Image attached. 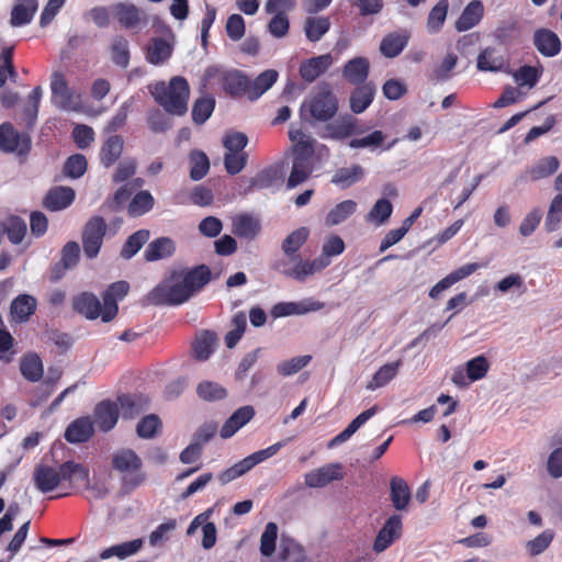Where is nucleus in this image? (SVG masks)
<instances>
[{
  "instance_id": "1",
  "label": "nucleus",
  "mask_w": 562,
  "mask_h": 562,
  "mask_svg": "<svg viewBox=\"0 0 562 562\" xmlns=\"http://www.w3.org/2000/svg\"><path fill=\"white\" fill-rule=\"evenodd\" d=\"M111 468L120 474V492L128 495L142 486L147 475L142 458L130 448H122L112 454Z\"/></svg>"
},
{
  "instance_id": "2",
  "label": "nucleus",
  "mask_w": 562,
  "mask_h": 562,
  "mask_svg": "<svg viewBox=\"0 0 562 562\" xmlns=\"http://www.w3.org/2000/svg\"><path fill=\"white\" fill-rule=\"evenodd\" d=\"M151 95L169 115L183 116L188 112L190 86L184 77H172L168 83L157 82Z\"/></svg>"
},
{
  "instance_id": "3",
  "label": "nucleus",
  "mask_w": 562,
  "mask_h": 562,
  "mask_svg": "<svg viewBox=\"0 0 562 562\" xmlns=\"http://www.w3.org/2000/svg\"><path fill=\"white\" fill-rule=\"evenodd\" d=\"M72 480L88 482L89 470L80 463L66 461L58 470L50 465L38 464L33 472L34 484L42 493L54 491L61 481L71 482Z\"/></svg>"
},
{
  "instance_id": "4",
  "label": "nucleus",
  "mask_w": 562,
  "mask_h": 562,
  "mask_svg": "<svg viewBox=\"0 0 562 562\" xmlns=\"http://www.w3.org/2000/svg\"><path fill=\"white\" fill-rule=\"evenodd\" d=\"M338 109L337 95L328 85H324L302 103L300 116L310 123L328 122L337 114Z\"/></svg>"
},
{
  "instance_id": "5",
  "label": "nucleus",
  "mask_w": 562,
  "mask_h": 562,
  "mask_svg": "<svg viewBox=\"0 0 562 562\" xmlns=\"http://www.w3.org/2000/svg\"><path fill=\"white\" fill-rule=\"evenodd\" d=\"M191 297L178 271H172L167 280L156 285L147 295L150 304L169 306L183 304Z\"/></svg>"
},
{
  "instance_id": "6",
  "label": "nucleus",
  "mask_w": 562,
  "mask_h": 562,
  "mask_svg": "<svg viewBox=\"0 0 562 562\" xmlns=\"http://www.w3.org/2000/svg\"><path fill=\"white\" fill-rule=\"evenodd\" d=\"M108 232V224L102 216L95 215L88 220L81 233L83 254L88 259L98 257L104 237Z\"/></svg>"
},
{
  "instance_id": "7",
  "label": "nucleus",
  "mask_w": 562,
  "mask_h": 562,
  "mask_svg": "<svg viewBox=\"0 0 562 562\" xmlns=\"http://www.w3.org/2000/svg\"><path fill=\"white\" fill-rule=\"evenodd\" d=\"M52 103L64 111H79L81 109V98L69 88L65 76L55 71L50 78Z\"/></svg>"
},
{
  "instance_id": "8",
  "label": "nucleus",
  "mask_w": 562,
  "mask_h": 562,
  "mask_svg": "<svg viewBox=\"0 0 562 562\" xmlns=\"http://www.w3.org/2000/svg\"><path fill=\"white\" fill-rule=\"evenodd\" d=\"M368 131L364 124H361L357 117L351 114H345L325 126L323 138L334 140H345L351 136H360Z\"/></svg>"
},
{
  "instance_id": "9",
  "label": "nucleus",
  "mask_w": 562,
  "mask_h": 562,
  "mask_svg": "<svg viewBox=\"0 0 562 562\" xmlns=\"http://www.w3.org/2000/svg\"><path fill=\"white\" fill-rule=\"evenodd\" d=\"M32 142L27 133H19L12 123L0 124V150L26 156L31 151Z\"/></svg>"
},
{
  "instance_id": "10",
  "label": "nucleus",
  "mask_w": 562,
  "mask_h": 562,
  "mask_svg": "<svg viewBox=\"0 0 562 562\" xmlns=\"http://www.w3.org/2000/svg\"><path fill=\"white\" fill-rule=\"evenodd\" d=\"M112 15L126 30L142 29L148 23V16L145 11L128 2L113 4Z\"/></svg>"
},
{
  "instance_id": "11",
  "label": "nucleus",
  "mask_w": 562,
  "mask_h": 562,
  "mask_svg": "<svg viewBox=\"0 0 562 562\" xmlns=\"http://www.w3.org/2000/svg\"><path fill=\"white\" fill-rule=\"evenodd\" d=\"M80 259V246L77 241H67L60 250V259L50 269V280H60L68 270L74 269Z\"/></svg>"
},
{
  "instance_id": "12",
  "label": "nucleus",
  "mask_w": 562,
  "mask_h": 562,
  "mask_svg": "<svg viewBox=\"0 0 562 562\" xmlns=\"http://www.w3.org/2000/svg\"><path fill=\"white\" fill-rule=\"evenodd\" d=\"M130 290L126 281H116L112 283L103 294V313L102 321L111 322L119 312L117 301L122 300Z\"/></svg>"
},
{
  "instance_id": "13",
  "label": "nucleus",
  "mask_w": 562,
  "mask_h": 562,
  "mask_svg": "<svg viewBox=\"0 0 562 562\" xmlns=\"http://www.w3.org/2000/svg\"><path fill=\"white\" fill-rule=\"evenodd\" d=\"M402 517L396 514L390 516L375 537L373 542L374 551L379 553L387 549L402 536Z\"/></svg>"
},
{
  "instance_id": "14",
  "label": "nucleus",
  "mask_w": 562,
  "mask_h": 562,
  "mask_svg": "<svg viewBox=\"0 0 562 562\" xmlns=\"http://www.w3.org/2000/svg\"><path fill=\"white\" fill-rule=\"evenodd\" d=\"M340 463H329L305 474V484L308 487H324L333 481L344 477Z\"/></svg>"
},
{
  "instance_id": "15",
  "label": "nucleus",
  "mask_w": 562,
  "mask_h": 562,
  "mask_svg": "<svg viewBox=\"0 0 562 562\" xmlns=\"http://www.w3.org/2000/svg\"><path fill=\"white\" fill-rule=\"evenodd\" d=\"M178 272L191 296L200 292L212 279V271L210 267L204 263Z\"/></svg>"
},
{
  "instance_id": "16",
  "label": "nucleus",
  "mask_w": 562,
  "mask_h": 562,
  "mask_svg": "<svg viewBox=\"0 0 562 562\" xmlns=\"http://www.w3.org/2000/svg\"><path fill=\"white\" fill-rule=\"evenodd\" d=\"M93 417L98 428L103 432H108L115 427L119 420V406L111 400L101 401L94 407Z\"/></svg>"
},
{
  "instance_id": "17",
  "label": "nucleus",
  "mask_w": 562,
  "mask_h": 562,
  "mask_svg": "<svg viewBox=\"0 0 562 562\" xmlns=\"http://www.w3.org/2000/svg\"><path fill=\"white\" fill-rule=\"evenodd\" d=\"M370 74V61L367 57H353L341 69L342 78L352 86L367 83Z\"/></svg>"
},
{
  "instance_id": "18",
  "label": "nucleus",
  "mask_w": 562,
  "mask_h": 562,
  "mask_svg": "<svg viewBox=\"0 0 562 562\" xmlns=\"http://www.w3.org/2000/svg\"><path fill=\"white\" fill-rule=\"evenodd\" d=\"M224 91L232 97L247 95L249 99L250 79L240 70L225 71L221 76Z\"/></svg>"
},
{
  "instance_id": "19",
  "label": "nucleus",
  "mask_w": 562,
  "mask_h": 562,
  "mask_svg": "<svg viewBox=\"0 0 562 562\" xmlns=\"http://www.w3.org/2000/svg\"><path fill=\"white\" fill-rule=\"evenodd\" d=\"M333 63L334 60L329 53L311 57L301 64L299 69L300 76L304 81L313 82L325 74Z\"/></svg>"
},
{
  "instance_id": "20",
  "label": "nucleus",
  "mask_w": 562,
  "mask_h": 562,
  "mask_svg": "<svg viewBox=\"0 0 562 562\" xmlns=\"http://www.w3.org/2000/svg\"><path fill=\"white\" fill-rule=\"evenodd\" d=\"M376 87L372 81L358 85L349 97V106L353 114L363 113L373 102Z\"/></svg>"
},
{
  "instance_id": "21",
  "label": "nucleus",
  "mask_w": 562,
  "mask_h": 562,
  "mask_svg": "<svg viewBox=\"0 0 562 562\" xmlns=\"http://www.w3.org/2000/svg\"><path fill=\"white\" fill-rule=\"evenodd\" d=\"M72 308L88 319L102 317L103 306L99 299L90 292H81L72 297Z\"/></svg>"
},
{
  "instance_id": "22",
  "label": "nucleus",
  "mask_w": 562,
  "mask_h": 562,
  "mask_svg": "<svg viewBox=\"0 0 562 562\" xmlns=\"http://www.w3.org/2000/svg\"><path fill=\"white\" fill-rule=\"evenodd\" d=\"M75 195L70 187H54L46 193L43 206L52 212L64 210L74 202Z\"/></svg>"
},
{
  "instance_id": "23",
  "label": "nucleus",
  "mask_w": 562,
  "mask_h": 562,
  "mask_svg": "<svg viewBox=\"0 0 562 562\" xmlns=\"http://www.w3.org/2000/svg\"><path fill=\"white\" fill-rule=\"evenodd\" d=\"M533 45L546 57L557 56L561 50L559 36L549 29H539L535 32Z\"/></svg>"
},
{
  "instance_id": "24",
  "label": "nucleus",
  "mask_w": 562,
  "mask_h": 562,
  "mask_svg": "<svg viewBox=\"0 0 562 562\" xmlns=\"http://www.w3.org/2000/svg\"><path fill=\"white\" fill-rule=\"evenodd\" d=\"M409 33L406 30L386 34L380 43V53L386 58L398 56L407 46Z\"/></svg>"
},
{
  "instance_id": "25",
  "label": "nucleus",
  "mask_w": 562,
  "mask_h": 562,
  "mask_svg": "<svg viewBox=\"0 0 562 562\" xmlns=\"http://www.w3.org/2000/svg\"><path fill=\"white\" fill-rule=\"evenodd\" d=\"M93 423L89 416L79 417L68 425L65 439L70 443L87 442L93 435Z\"/></svg>"
},
{
  "instance_id": "26",
  "label": "nucleus",
  "mask_w": 562,
  "mask_h": 562,
  "mask_svg": "<svg viewBox=\"0 0 562 562\" xmlns=\"http://www.w3.org/2000/svg\"><path fill=\"white\" fill-rule=\"evenodd\" d=\"M123 148L124 139L122 136L111 135L106 137L99 151L100 164L105 168H110L120 159Z\"/></svg>"
},
{
  "instance_id": "27",
  "label": "nucleus",
  "mask_w": 562,
  "mask_h": 562,
  "mask_svg": "<svg viewBox=\"0 0 562 562\" xmlns=\"http://www.w3.org/2000/svg\"><path fill=\"white\" fill-rule=\"evenodd\" d=\"M216 334L212 330H202L196 334L192 342V356L198 361L207 360L215 350Z\"/></svg>"
},
{
  "instance_id": "28",
  "label": "nucleus",
  "mask_w": 562,
  "mask_h": 562,
  "mask_svg": "<svg viewBox=\"0 0 562 562\" xmlns=\"http://www.w3.org/2000/svg\"><path fill=\"white\" fill-rule=\"evenodd\" d=\"M259 232L260 223L250 214H238L232 218V233L237 237L254 239Z\"/></svg>"
},
{
  "instance_id": "29",
  "label": "nucleus",
  "mask_w": 562,
  "mask_h": 562,
  "mask_svg": "<svg viewBox=\"0 0 562 562\" xmlns=\"http://www.w3.org/2000/svg\"><path fill=\"white\" fill-rule=\"evenodd\" d=\"M255 415L251 406H243L238 408L233 415L224 423L221 428L220 435L223 439L234 436L244 425H246Z\"/></svg>"
},
{
  "instance_id": "30",
  "label": "nucleus",
  "mask_w": 562,
  "mask_h": 562,
  "mask_svg": "<svg viewBox=\"0 0 562 562\" xmlns=\"http://www.w3.org/2000/svg\"><path fill=\"white\" fill-rule=\"evenodd\" d=\"M37 9V0H15L11 10V25L23 26L29 24L33 20Z\"/></svg>"
},
{
  "instance_id": "31",
  "label": "nucleus",
  "mask_w": 562,
  "mask_h": 562,
  "mask_svg": "<svg viewBox=\"0 0 562 562\" xmlns=\"http://www.w3.org/2000/svg\"><path fill=\"white\" fill-rule=\"evenodd\" d=\"M484 14V5L480 0L471 1L456 21L458 32L468 31L480 23Z\"/></svg>"
},
{
  "instance_id": "32",
  "label": "nucleus",
  "mask_w": 562,
  "mask_h": 562,
  "mask_svg": "<svg viewBox=\"0 0 562 562\" xmlns=\"http://www.w3.org/2000/svg\"><path fill=\"white\" fill-rule=\"evenodd\" d=\"M176 251V244L170 237H159L150 241L144 251V259L148 262L171 257Z\"/></svg>"
},
{
  "instance_id": "33",
  "label": "nucleus",
  "mask_w": 562,
  "mask_h": 562,
  "mask_svg": "<svg viewBox=\"0 0 562 562\" xmlns=\"http://www.w3.org/2000/svg\"><path fill=\"white\" fill-rule=\"evenodd\" d=\"M36 306L35 297L29 294H20L11 303V315L14 321L24 323L35 313Z\"/></svg>"
},
{
  "instance_id": "34",
  "label": "nucleus",
  "mask_w": 562,
  "mask_h": 562,
  "mask_svg": "<svg viewBox=\"0 0 562 562\" xmlns=\"http://www.w3.org/2000/svg\"><path fill=\"white\" fill-rule=\"evenodd\" d=\"M391 501L395 509L404 510L411 501V490L406 481L400 476H393L390 482Z\"/></svg>"
},
{
  "instance_id": "35",
  "label": "nucleus",
  "mask_w": 562,
  "mask_h": 562,
  "mask_svg": "<svg viewBox=\"0 0 562 562\" xmlns=\"http://www.w3.org/2000/svg\"><path fill=\"white\" fill-rule=\"evenodd\" d=\"M401 366L402 360L398 359L394 362L385 363L380 367L379 370L373 374L372 379L368 382L367 389L374 391L385 386L397 375Z\"/></svg>"
},
{
  "instance_id": "36",
  "label": "nucleus",
  "mask_w": 562,
  "mask_h": 562,
  "mask_svg": "<svg viewBox=\"0 0 562 562\" xmlns=\"http://www.w3.org/2000/svg\"><path fill=\"white\" fill-rule=\"evenodd\" d=\"M20 371L30 382H37L43 378L44 368L42 359L36 353H26L21 358Z\"/></svg>"
},
{
  "instance_id": "37",
  "label": "nucleus",
  "mask_w": 562,
  "mask_h": 562,
  "mask_svg": "<svg viewBox=\"0 0 562 562\" xmlns=\"http://www.w3.org/2000/svg\"><path fill=\"white\" fill-rule=\"evenodd\" d=\"M279 74L274 69H267L250 80L249 100L255 101L268 91L278 80Z\"/></svg>"
},
{
  "instance_id": "38",
  "label": "nucleus",
  "mask_w": 562,
  "mask_h": 562,
  "mask_svg": "<svg viewBox=\"0 0 562 562\" xmlns=\"http://www.w3.org/2000/svg\"><path fill=\"white\" fill-rule=\"evenodd\" d=\"M111 60L117 67L127 68L131 59L130 43L122 35H115L110 44Z\"/></svg>"
},
{
  "instance_id": "39",
  "label": "nucleus",
  "mask_w": 562,
  "mask_h": 562,
  "mask_svg": "<svg viewBox=\"0 0 562 562\" xmlns=\"http://www.w3.org/2000/svg\"><path fill=\"white\" fill-rule=\"evenodd\" d=\"M172 55V46L162 37H154L147 47L146 59L153 65H160Z\"/></svg>"
},
{
  "instance_id": "40",
  "label": "nucleus",
  "mask_w": 562,
  "mask_h": 562,
  "mask_svg": "<svg viewBox=\"0 0 562 562\" xmlns=\"http://www.w3.org/2000/svg\"><path fill=\"white\" fill-rule=\"evenodd\" d=\"M506 66V60L495 48L487 47L477 56V69L481 71H502Z\"/></svg>"
},
{
  "instance_id": "41",
  "label": "nucleus",
  "mask_w": 562,
  "mask_h": 562,
  "mask_svg": "<svg viewBox=\"0 0 562 562\" xmlns=\"http://www.w3.org/2000/svg\"><path fill=\"white\" fill-rule=\"evenodd\" d=\"M155 204L153 194L147 190H142L134 194L127 204V214L131 217H138L148 213Z\"/></svg>"
},
{
  "instance_id": "42",
  "label": "nucleus",
  "mask_w": 562,
  "mask_h": 562,
  "mask_svg": "<svg viewBox=\"0 0 562 562\" xmlns=\"http://www.w3.org/2000/svg\"><path fill=\"white\" fill-rule=\"evenodd\" d=\"M294 266H289L288 262H278L277 269L284 276L297 281H304L307 277L313 276V268L310 260H302L299 256L297 259L292 260Z\"/></svg>"
},
{
  "instance_id": "43",
  "label": "nucleus",
  "mask_w": 562,
  "mask_h": 562,
  "mask_svg": "<svg viewBox=\"0 0 562 562\" xmlns=\"http://www.w3.org/2000/svg\"><path fill=\"white\" fill-rule=\"evenodd\" d=\"M559 159L554 156H548L540 159L535 166L526 171V177L530 181H537L547 178L559 169Z\"/></svg>"
},
{
  "instance_id": "44",
  "label": "nucleus",
  "mask_w": 562,
  "mask_h": 562,
  "mask_svg": "<svg viewBox=\"0 0 562 562\" xmlns=\"http://www.w3.org/2000/svg\"><path fill=\"white\" fill-rule=\"evenodd\" d=\"M330 21L327 16H308L304 22V33L310 42H318L329 31Z\"/></svg>"
},
{
  "instance_id": "45",
  "label": "nucleus",
  "mask_w": 562,
  "mask_h": 562,
  "mask_svg": "<svg viewBox=\"0 0 562 562\" xmlns=\"http://www.w3.org/2000/svg\"><path fill=\"white\" fill-rule=\"evenodd\" d=\"M14 46H2L0 44V88H2L8 78L15 81L18 72L13 64Z\"/></svg>"
},
{
  "instance_id": "46",
  "label": "nucleus",
  "mask_w": 562,
  "mask_h": 562,
  "mask_svg": "<svg viewBox=\"0 0 562 562\" xmlns=\"http://www.w3.org/2000/svg\"><path fill=\"white\" fill-rule=\"evenodd\" d=\"M142 547H143V540L134 539L132 541L123 542V543L115 544V546L104 549L100 553V559L106 560L112 557H117L119 559L123 560V559H126L127 557H131V555L137 553Z\"/></svg>"
},
{
  "instance_id": "47",
  "label": "nucleus",
  "mask_w": 562,
  "mask_h": 562,
  "mask_svg": "<svg viewBox=\"0 0 562 562\" xmlns=\"http://www.w3.org/2000/svg\"><path fill=\"white\" fill-rule=\"evenodd\" d=\"M308 234L310 232L306 227H300L293 231L283 240L282 250L290 258V260H295L299 258V255H296V252L307 240Z\"/></svg>"
},
{
  "instance_id": "48",
  "label": "nucleus",
  "mask_w": 562,
  "mask_h": 562,
  "mask_svg": "<svg viewBox=\"0 0 562 562\" xmlns=\"http://www.w3.org/2000/svg\"><path fill=\"white\" fill-rule=\"evenodd\" d=\"M357 210V203L352 200H345L336 204L326 215L325 223L327 226H335L349 216H351Z\"/></svg>"
},
{
  "instance_id": "49",
  "label": "nucleus",
  "mask_w": 562,
  "mask_h": 562,
  "mask_svg": "<svg viewBox=\"0 0 562 562\" xmlns=\"http://www.w3.org/2000/svg\"><path fill=\"white\" fill-rule=\"evenodd\" d=\"M149 239V231L148 229H138L135 233H133L131 236L127 237L125 240L122 249H121V257L123 259H131L134 257L142 247L148 241Z\"/></svg>"
},
{
  "instance_id": "50",
  "label": "nucleus",
  "mask_w": 562,
  "mask_h": 562,
  "mask_svg": "<svg viewBox=\"0 0 562 562\" xmlns=\"http://www.w3.org/2000/svg\"><path fill=\"white\" fill-rule=\"evenodd\" d=\"M312 173L311 162L301 157L293 158V166L286 181V188L293 189L303 183Z\"/></svg>"
},
{
  "instance_id": "51",
  "label": "nucleus",
  "mask_w": 562,
  "mask_h": 562,
  "mask_svg": "<svg viewBox=\"0 0 562 562\" xmlns=\"http://www.w3.org/2000/svg\"><path fill=\"white\" fill-rule=\"evenodd\" d=\"M363 173V168L360 165H353L350 168H340L333 176L331 182L339 186L341 189H347L360 181Z\"/></svg>"
},
{
  "instance_id": "52",
  "label": "nucleus",
  "mask_w": 562,
  "mask_h": 562,
  "mask_svg": "<svg viewBox=\"0 0 562 562\" xmlns=\"http://www.w3.org/2000/svg\"><path fill=\"white\" fill-rule=\"evenodd\" d=\"M134 192V186L132 183L122 184L113 194L112 198H108L102 207L109 212H119L132 199Z\"/></svg>"
},
{
  "instance_id": "53",
  "label": "nucleus",
  "mask_w": 562,
  "mask_h": 562,
  "mask_svg": "<svg viewBox=\"0 0 562 562\" xmlns=\"http://www.w3.org/2000/svg\"><path fill=\"white\" fill-rule=\"evenodd\" d=\"M215 109V99L211 95L198 98L192 106V121L196 125L204 124Z\"/></svg>"
},
{
  "instance_id": "54",
  "label": "nucleus",
  "mask_w": 562,
  "mask_h": 562,
  "mask_svg": "<svg viewBox=\"0 0 562 562\" xmlns=\"http://www.w3.org/2000/svg\"><path fill=\"white\" fill-rule=\"evenodd\" d=\"M117 403L120 404L119 409L124 419H133L144 409L140 397L136 395L122 394L117 396Z\"/></svg>"
},
{
  "instance_id": "55",
  "label": "nucleus",
  "mask_w": 562,
  "mask_h": 562,
  "mask_svg": "<svg viewBox=\"0 0 562 562\" xmlns=\"http://www.w3.org/2000/svg\"><path fill=\"white\" fill-rule=\"evenodd\" d=\"M191 165L190 178L194 181L201 180L206 176L210 169V160L205 153L201 150H192L189 155Z\"/></svg>"
},
{
  "instance_id": "56",
  "label": "nucleus",
  "mask_w": 562,
  "mask_h": 562,
  "mask_svg": "<svg viewBox=\"0 0 562 562\" xmlns=\"http://www.w3.org/2000/svg\"><path fill=\"white\" fill-rule=\"evenodd\" d=\"M449 9L448 0H439L429 11L427 29L430 33H437L442 27Z\"/></svg>"
},
{
  "instance_id": "57",
  "label": "nucleus",
  "mask_w": 562,
  "mask_h": 562,
  "mask_svg": "<svg viewBox=\"0 0 562 562\" xmlns=\"http://www.w3.org/2000/svg\"><path fill=\"white\" fill-rule=\"evenodd\" d=\"M562 223V193L557 194L550 205L549 210L547 212L546 221H544V228L547 232L551 233L559 228L560 224Z\"/></svg>"
},
{
  "instance_id": "58",
  "label": "nucleus",
  "mask_w": 562,
  "mask_h": 562,
  "mask_svg": "<svg viewBox=\"0 0 562 562\" xmlns=\"http://www.w3.org/2000/svg\"><path fill=\"white\" fill-rule=\"evenodd\" d=\"M385 138L386 135L384 132L375 130L363 137H353L349 142V147L355 149L369 148L374 150L383 145Z\"/></svg>"
},
{
  "instance_id": "59",
  "label": "nucleus",
  "mask_w": 562,
  "mask_h": 562,
  "mask_svg": "<svg viewBox=\"0 0 562 562\" xmlns=\"http://www.w3.org/2000/svg\"><path fill=\"white\" fill-rule=\"evenodd\" d=\"M458 56L454 53L446 55L443 60L437 65L429 79L434 82H442L451 78V71L457 66Z\"/></svg>"
},
{
  "instance_id": "60",
  "label": "nucleus",
  "mask_w": 562,
  "mask_h": 562,
  "mask_svg": "<svg viewBox=\"0 0 562 562\" xmlns=\"http://www.w3.org/2000/svg\"><path fill=\"white\" fill-rule=\"evenodd\" d=\"M393 205L386 199H379L371 211L367 215V222L381 225L385 223L392 215Z\"/></svg>"
},
{
  "instance_id": "61",
  "label": "nucleus",
  "mask_w": 562,
  "mask_h": 562,
  "mask_svg": "<svg viewBox=\"0 0 562 562\" xmlns=\"http://www.w3.org/2000/svg\"><path fill=\"white\" fill-rule=\"evenodd\" d=\"M87 168V158L82 154H74L66 159L64 172L69 178L78 179L86 173Z\"/></svg>"
},
{
  "instance_id": "62",
  "label": "nucleus",
  "mask_w": 562,
  "mask_h": 562,
  "mask_svg": "<svg viewBox=\"0 0 562 562\" xmlns=\"http://www.w3.org/2000/svg\"><path fill=\"white\" fill-rule=\"evenodd\" d=\"M541 75V69L525 65L517 69L513 77L519 86H528L529 88H533L538 83Z\"/></svg>"
},
{
  "instance_id": "63",
  "label": "nucleus",
  "mask_w": 562,
  "mask_h": 562,
  "mask_svg": "<svg viewBox=\"0 0 562 562\" xmlns=\"http://www.w3.org/2000/svg\"><path fill=\"white\" fill-rule=\"evenodd\" d=\"M282 561L290 562H312L304 553L302 547L294 541H282L279 552Z\"/></svg>"
},
{
  "instance_id": "64",
  "label": "nucleus",
  "mask_w": 562,
  "mask_h": 562,
  "mask_svg": "<svg viewBox=\"0 0 562 562\" xmlns=\"http://www.w3.org/2000/svg\"><path fill=\"white\" fill-rule=\"evenodd\" d=\"M4 232L12 244H20L26 233V224L19 216H11L4 224Z\"/></svg>"
}]
</instances>
